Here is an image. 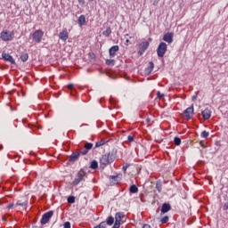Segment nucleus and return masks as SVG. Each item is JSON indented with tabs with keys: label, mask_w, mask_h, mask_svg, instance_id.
Returning <instances> with one entry per match:
<instances>
[{
	"label": "nucleus",
	"mask_w": 228,
	"mask_h": 228,
	"mask_svg": "<svg viewBox=\"0 0 228 228\" xmlns=\"http://www.w3.org/2000/svg\"><path fill=\"white\" fill-rule=\"evenodd\" d=\"M116 154L117 151L113 150L111 152L102 155L100 159L101 165H103V167H107V165H110V163H113V159H115Z\"/></svg>",
	"instance_id": "f257e3e1"
},
{
	"label": "nucleus",
	"mask_w": 228,
	"mask_h": 228,
	"mask_svg": "<svg viewBox=\"0 0 228 228\" xmlns=\"http://www.w3.org/2000/svg\"><path fill=\"white\" fill-rule=\"evenodd\" d=\"M14 37H15V33H13V31L10 32L8 30H4L0 34V38H2L4 42H12Z\"/></svg>",
	"instance_id": "f03ea898"
},
{
	"label": "nucleus",
	"mask_w": 228,
	"mask_h": 228,
	"mask_svg": "<svg viewBox=\"0 0 228 228\" xmlns=\"http://www.w3.org/2000/svg\"><path fill=\"white\" fill-rule=\"evenodd\" d=\"M124 218H126V215H124V212H117L114 219L115 223L112 228H120V225H122V219Z\"/></svg>",
	"instance_id": "7ed1b4c3"
},
{
	"label": "nucleus",
	"mask_w": 228,
	"mask_h": 228,
	"mask_svg": "<svg viewBox=\"0 0 228 228\" xmlns=\"http://www.w3.org/2000/svg\"><path fill=\"white\" fill-rule=\"evenodd\" d=\"M167 43L161 42L159 43L158 48H157V55L159 58H164L165 54L167 53Z\"/></svg>",
	"instance_id": "20e7f679"
},
{
	"label": "nucleus",
	"mask_w": 228,
	"mask_h": 228,
	"mask_svg": "<svg viewBox=\"0 0 228 228\" xmlns=\"http://www.w3.org/2000/svg\"><path fill=\"white\" fill-rule=\"evenodd\" d=\"M42 38H44V32L42 29H37L32 34V40L33 42H36V44H40Z\"/></svg>",
	"instance_id": "39448f33"
},
{
	"label": "nucleus",
	"mask_w": 228,
	"mask_h": 228,
	"mask_svg": "<svg viewBox=\"0 0 228 228\" xmlns=\"http://www.w3.org/2000/svg\"><path fill=\"white\" fill-rule=\"evenodd\" d=\"M53 215H54V211H53V210H50V211L45 213L42 216V218L40 221L41 225H45V224H48L49 220H51V218H53Z\"/></svg>",
	"instance_id": "423d86ee"
},
{
	"label": "nucleus",
	"mask_w": 228,
	"mask_h": 228,
	"mask_svg": "<svg viewBox=\"0 0 228 228\" xmlns=\"http://www.w3.org/2000/svg\"><path fill=\"white\" fill-rule=\"evenodd\" d=\"M183 115L185 120H191V117H193L194 115L193 105L188 107L185 110H183V112L182 113V117Z\"/></svg>",
	"instance_id": "0eeeda50"
},
{
	"label": "nucleus",
	"mask_w": 228,
	"mask_h": 228,
	"mask_svg": "<svg viewBox=\"0 0 228 228\" xmlns=\"http://www.w3.org/2000/svg\"><path fill=\"white\" fill-rule=\"evenodd\" d=\"M86 175V172H85V169H80L78 171L77 177L73 181V186H77L81 181H83L84 177Z\"/></svg>",
	"instance_id": "6e6552de"
},
{
	"label": "nucleus",
	"mask_w": 228,
	"mask_h": 228,
	"mask_svg": "<svg viewBox=\"0 0 228 228\" xmlns=\"http://www.w3.org/2000/svg\"><path fill=\"white\" fill-rule=\"evenodd\" d=\"M2 59L4 60V61H8L9 63H11V65H17V62H15V59H13V57L12 55H10V53H2Z\"/></svg>",
	"instance_id": "1a4fd4ad"
},
{
	"label": "nucleus",
	"mask_w": 228,
	"mask_h": 228,
	"mask_svg": "<svg viewBox=\"0 0 228 228\" xmlns=\"http://www.w3.org/2000/svg\"><path fill=\"white\" fill-rule=\"evenodd\" d=\"M149 45H150L149 41L142 42V43L139 45L138 55H139V56H142V55H143V53H145V50H146V49H149Z\"/></svg>",
	"instance_id": "9d476101"
},
{
	"label": "nucleus",
	"mask_w": 228,
	"mask_h": 228,
	"mask_svg": "<svg viewBox=\"0 0 228 228\" xmlns=\"http://www.w3.org/2000/svg\"><path fill=\"white\" fill-rule=\"evenodd\" d=\"M162 40H164V42H167V44H172V42H174V33L172 32H167L163 36Z\"/></svg>",
	"instance_id": "9b49d317"
},
{
	"label": "nucleus",
	"mask_w": 228,
	"mask_h": 228,
	"mask_svg": "<svg viewBox=\"0 0 228 228\" xmlns=\"http://www.w3.org/2000/svg\"><path fill=\"white\" fill-rule=\"evenodd\" d=\"M172 210V205H170V203H163L162 207L160 208V213L161 215H165L167 213H168V211Z\"/></svg>",
	"instance_id": "f8f14e48"
},
{
	"label": "nucleus",
	"mask_w": 228,
	"mask_h": 228,
	"mask_svg": "<svg viewBox=\"0 0 228 228\" xmlns=\"http://www.w3.org/2000/svg\"><path fill=\"white\" fill-rule=\"evenodd\" d=\"M120 47L118 45H113L109 49V54L110 58H115L117 53H118Z\"/></svg>",
	"instance_id": "ddd939ff"
},
{
	"label": "nucleus",
	"mask_w": 228,
	"mask_h": 228,
	"mask_svg": "<svg viewBox=\"0 0 228 228\" xmlns=\"http://www.w3.org/2000/svg\"><path fill=\"white\" fill-rule=\"evenodd\" d=\"M79 156H81V152L78 151L73 152L69 159V163H76L79 159Z\"/></svg>",
	"instance_id": "4468645a"
},
{
	"label": "nucleus",
	"mask_w": 228,
	"mask_h": 228,
	"mask_svg": "<svg viewBox=\"0 0 228 228\" xmlns=\"http://www.w3.org/2000/svg\"><path fill=\"white\" fill-rule=\"evenodd\" d=\"M59 38L63 42H67V40H69V32L67 31V29L62 30L59 33Z\"/></svg>",
	"instance_id": "2eb2a0df"
},
{
	"label": "nucleus",
	"mask_w": 228,
	"mask_h": 228,
	"mask_svg": "<svg viewBox=\"0 0 228 228\" xmlns=\"http://www.w3.org/2000/svg\"><path fill=\"white\" fill-rule=\"evenodd\" d=\"M201 115L204 120H209V118H211V110H209V109H205L201 111Z\"/></svg>",
	"instance_id": "dca6fc26"
},
{
	"label": "nucleus",
	"mask_w": 228,
	"mask_h": 228,
	"mask_svg": "<svg viewBox=\"0 0 228 228\" xmlns=\"http://www.w3.org/2000/svg\"><path fill=\"white\" fill-rule=\"evenodd\" d=\"M152 70H154V62L150 61L148 68L145 69V74L149 76L152 73Z\"/></svg>",
	"instance_id": "f3484780"
},
{
	"label": "nucleus",
	"mask_w": 228,
	"mask_h": 228,
	"mask_svg": "<svg viewBox=\"0 0 228 228\" xmlns=\"http://www.w3.org/2000/svg\"><path fill=\"white\" fill-rule=\"evenodd\" d=\"M113 224H115V217H113V216H110L107 217L106 221H105V227L106 225H113Z\"/></svg>",
	"instance_id": "a211bd4d"
},
{
	"label": "nucleus",
	"mask_w": 228,
	"mask_h": 228,
	"mask_svg": "<svg viewBox=\"0 0 228 228\" xmlns=\"http://www.w3.org/2000/svg\"><path fill=\"white\" fill-rule=\"evenodd\" d=\"M77 23L80 27L85 26V24H86V17H85L83 14L80 15Z\"/></svg>",
	"instance_id": "6ab92c4d"
},
{
	"label": "nucleus",
	"mask_w": 228,
	"mask_h": 228,
	"mask_svg": "<svg viewBox=\"0 0 228 228\" xmlns=\"http://www.w3.org/2000/svg\"><path fill=\"white\" fill-rule=\"evenodd\" d=\"M110 179L114 181V183H120V181L122 180V174L117 175H110Z\"/></svg>",
	"instance_id": "aec40b11"
},
{
	"label": "nucleus",
	"mask_w": 228,
	"mask_h": 228,
	"mask_svg": "<svg viewBox=\"0 0 228 228\" xmlns=\"http://www.w3.org/2000/svg\"><path fill=\"white\" fill-rule=\"evenodd\" d=\"M89 168H91L92 170H97V168H99V162H97V160H93L90 164Z\"/></svg>",
	"instance_id": "412c9836"
},
{
	"label": "nucleus",
	"mask_w": 228,
	"mask_h": 228,
	"mask_svg": "<svg viewBox=\"0 0 228 228\" xmlns=\"http://www.w3.org/2000/svg\"><path fill=\"white\" fill-rule=\"evenodd\" d=\"M156 190H158L159 193H161V191L163 190V183H161V180L156 182Z\"/></svg>",
	"instance_id": "4be33fe9"
},
{
	"label": "nucleus",
	"mask_w": 228,
	"mask_h": 228,
	"mask_svg": "<svg viewBox=\"0 0 228 228\" xmlns=\"http://www.w3.org/2000/svg\"><path fill=\"white\" fill-rule=\"evenodd\" d=\"M28 59H29V54H28L27 53H22L20 56V60H21V61L23 62H26Z\"/></svg>",
	"instance_id": "5701e85b"
},
{
	"label": "nucleus",
	"mask_w": 228,
	"mask_h": 228,
	"mask_svg": "<svg viewBox=\"0 0 228 228\" xmlns=\"http://www.w3.org/2000/svg\"><path fill=\"white\" fill-rule=\"evenodd\" d=\"M129 192L130 193H138V186H136V184H132L129 187Z\"/></svg>",
	"instance_id": "b1692460"
},
{
	"label": "nucleus",
	"mask_w": 228,
	"mask_h": 228,
	"mask_svg": "<svg viewBox=\"0 0 228 228\" xmlns=\"http://www.w3.org/2000/svg\"><path fill=\"white\" fill-rule=\"evenodd\" d=\"M93 148H94V143L92 142H86L84 145V149H86V151H92Z\"/></svg>",
	"instance_id": "393cba45"
},
{
	"label": "nucleus",
	"mask_w": 228,
	"mask_h": 228,
	"mask_svg": "<svg viewBox=\"0 0 228 228\" xmlns=\"http://www.w3.org/2000/svg\"><path fill=\"white\" fill-rule=\"evenodd\" d=\"M103 37H110L111 35V27H108L106 30L102 32Z\"/></svg>",
	"instance_id": "a878e982"
},
{
	"label": "nucleus",
	"mask_w": 228,
	"mask_h": 228,
	"mask_svg": "<svg viewBox=\"0 0 228 228\" xmlns=\"http://www.w3.org/2000/svg\"><path fill=\"white\" fill-rule=\"evenodd\" d=\"M76 202V197L74 196H69L68 197V203L69 204H74Z\"/></svg>",
	"instance_id": "bb28decb"
},
{
	"label": "nucleus",
	"mask_w": 228,
	"mask_h": 228,
	"mask_svg": "<svg viewBox=\"0 0 228 228\" xmlns=\"http://www.w3.org/2000/svg\"><path fill=\"white\" fill-rule=\"evenodd\" d=\"M68 88L69 89V90H71V95H75L76 94V91L74 90V85L73 84H69L68 85Z\"/></svg>",
	"instance_id": "cd10ccee"
},
{
	"label": "nucleus",
	"mask_w": 228,
	"mask_h": 228,
	"mask_svg": "<svg viewBox=\"0 0 228 228\" xmlns=\"http://www.w3.org/2000/svg\"><path fill=\"white\" fill-rule=\"evenodd\" d=\"M168 220H170V217L168 216H165L160 219L161 224H168Z\"/></svg>",
	"instance_id": "c85d7f7f"
},
{
	"label": "nucleus",
	"mask_w": 228,
	"mask_h": 228,
	"mask_svg": "<svg viewBox=\"0 0 228 228\" xmlns=\"http://www.w3.org/2000/svg\"><path fill=\"white\" fill-rule=\"evenodd\" d=\"M174 143H175V145H176V146H179V145H181V138L180 137H175L174 138Z\"/></svg>",
	"instance_id": "c756f323"
},
{
	"label": "nucleus",
	"mask_w": 228,
	"mask_h": 228,
	"mask_svg": "<svg viewBox=\"0 0 228 228\" xmlns=\"http://www.w3.org/2000/svg\"><path fill=\"white\" fill-rule=\"evenodd\" d=\"M106 65H110V66L115 65V60H113V59L106 60Z\"/></svg>",
	"instance_id": "7c9ffc66"
},
{
	"label": "nucleus",
	"mask_w": 228,
	"mask_h": 228,
	"mask_svg": "<svg viewBox=\"0 0 228 228\" xmlns=\"http://www.w3.org/2000/svg\"><path fill=\"white\" fill-rule=\"evenodd\" d=\"M106 143V141H104V140H101L100 142H97L96 143H95V147L97 148V147H102V145H104Z\"/></svg>",
	"instance_id": "2f4dec72"
},
{
	"label": "nucleus",
	"mask_w": 228,
	"mask_h": 228,
	"mask_svg": "<svg viewBox=\"0 0 228 228\" xmlns=\"http://www.w3.org/2000/svg\"><path fill=\"white\" fill-rule=\"evenodd\" d=\"M94 228H106V222H102L98 225L94 226Z\"/></svg>",
	"instance_id": "473e14b6"
},
{
	"label": "nucleus",
	"mask_w": 228,
	"mask_h": 228,
	"mask_svg": "<svg viewBox=\"0 0 228 228\" xmlns=\"http://www.w3.org/2000/svg\"><path fill=\"white\" fill-rule=\"evenodd\" d=\"M208 136H209V132L204 130V131L201 133V138H208Z\"/></svg>",
	"instance_id": "72a5a7b5"
},
{
	"label": "nucleus",
	"mask_w": 228,
	"mask_h": 228,
	"mask_svg": "<svg viewBox=\"0 0 228 228\" xmlns=\"http://www.w3.org/2000/svg\"><path fill=\"white\" fill-rule=\"evenodd\" d=\"M157 97L158 99H163V97H165V94H161V92H157Z\"/></svg>",
	"instance_id": "f704fd0d"
},
{
	"label": "nucleus",
	"mask_w": 228,
	"mask_h": 228,
	"mask_svg": "<svg viewBox=\"0 0 228 228\" xmlns=\"http://www.w3.org/2000/svg\"><path fill=\"white\" fill-rule=\"evenodd\" d=\"M127 142H129V143L134 142V137L132 136V135H128V137H127Z\"/></svg>",
	"instance_id": "c9c22d12"
},
{
	"label": "nucleus",
	"mask_w": 228,
	"mask_h": 228,
	"mask_svg": "<svg viewBox=\"0 0 228 228\" xmlns=\"http://www.w3.org/2000/svg\"><path fill=\"white\" fill-rule=\"evenodd\" d=\"M78 152H80V155L82 154V156H86V154H88V150L85 149L84 151Z\"/></svg>",
	"instance_id": "e433bc0d"
},
{
	"label": "nucleus",
	"mask_w": 228,
	"mask_h": 228,
	"mask_svg": "<svg viewBox=\"0 0 228 228\" xmlns=\"http://www.w3.org/2000/svg\"><path fill=\"white\" fill-rule=\"evenodd\" d=\"M64 228H70V222L67 221L63 224Z\"/></svg>",
	"instance_id": "4c0bfd02"
},
{
	"label": "nucleus",
	"mask_w": 228,
	"mask_h": 228,
	"mask_svg": "<svg viewBox=\"0 0 228 228\" xmlns=\"http://www.w3.org/2000/svg\"><path fill=\"white\" fill-rule=\"evenodd\" d=\"M129 167H131L130 164H126V166H123V172H126L127 168H129Z\"/></svg>",
	"instance_id": "58836bf2"
},
{
	"label": "nucleus",
	"mask_w": 228,
	"mask_h": 228,
	"mask_svg": "<svg viewBox=\"0 0 228 228\" xmlns=\"http://www.w3.org/2000/svg\"><path fill=\"white\" fill-rule=\"evenodd\" d=\"M228 210V202L224 203L223 206V211H227Z\"/></svg>",
	"instance_id": "ea45409f"
},
{
	"label": "nucleus",
	"mask_w": 228,
	"mask_h": 228,
	"mask_svg": "<svg viewBox=\"0 0 228 228\" xmlns=\"http://www.w3.org/2000/svg\"><path fill=\"white\" fill-rule=\"evenodd\" d=\"M78 4H80V6H85V0H78Z\"/></svg>",
	"instance_id": "a19ab883"
},
{
	"label": "nucleus",
	"mask_w": 228,
	"mask_h": 228,
	"mask_svg": "<svg viewBox=\"0 0 228 228\" xmlns=\"http://www.w3.org/2000/svg\"><path fill=\"white\" fill-rule=\"evenodd\" d=\"M16 206H26V202L20 203L19 201L16 203Z\"/></svg>",
	"instance_id": "79ce46f5"
},
{
	"label": "nucleus",
	"mask_w": 228,
	"mask_h": 228,
	"mask_svg": "<svg viewBox=\"0 0 228 228\" xmlns=\"http://www.w3.org/2000/svg\"><path fill=\"white\" fill-rule=\"evenodd\" d=\"M12 208H13V203H10V204L7 206V209H12Z\"/></svg>",
	"instance_id": "37998d69"
},
{
	"label": "nucleus",
	"mask_w": 228,
	"mask_h": 228,
	"mask_svg": "<svg viewBox=\"0 0 228 228\" xmlns=\"http://www.w3.org/2000/svg\"><path fill=\"white\" fill-rule=\"evenodd\" d=\"M142 228H151L150 224H143Z\"/></svg>",
	"instance_id": "c03bdc74"
},
{
	"label": "nucleus",
	"mask_w": 228,
	"mask_h": 228,
	"mask_svg": "<svg viewBox=\"0 0 228 228\" xmlns=\"http://www.w3.org/2000/svg\"><path fill=\"white\" fill-rule=\"evenodd\" d=\"M89 56H91V58H95V54L94 53H90Z\"/></svg>",
	"instance_id": "a18cd8bd"
},
{
	"label": "nucleus",
	"mask_w": 228,
	"mask_h": 228,
	"mask_svg": "<svg viewBox=\"0 0 228 228\" xmlns=\"http://www.w3.org/2000/svg\"><path fill=\"white\" fill-rule=\"evenodd\" d=\"M200 145H201V147H206V146L204 145V142H203V141L200 142Z\"/></svg>",
	"instance_id": "49530a36"
},
{
	"label": "nucleus",
	"mask_w": 228,
	"mask_h": 228,
	"mask_svg": "<svg viewBox=\"0 0 228 228\" xmlns=\"http://www.w3.org/2000/svg\"><path fill=\"white\" fill-rule=\"evenodd\" d=\"M3 221H4V222H8V220L6 219V216H3Z\"/></svg>",
	"instance_id": "de8ad7c7"
},
{
	"label": "nucleus",
	"mask_w": 228,
	"mask_h": 228,
	"mask_svg": "<svg viewBox=\"0 0 228 228\" xmlns=\"http://www.w3.org/2000/svg\"><path fill=\"white\" fill-rule=\"evenodd\" d=\"M125 44H126V45H128V44H129V39H126Z\"/></svg>",
	"instance_id": "09e8293b"
},
{
	"label": "nucleus",
	"mask_w": 228,
	"mask_h": 228,
	"mask_svg": "<svg viewBox=\"0 0 228 228\" xmlns=\"http://www.w3.org/2000/svg\"><path fill=\"white\" fill-rule=\"evenodd\" d=\"M195 99H197V96L192 97V101H195Z\"/></svg>",
	"instance_id": "8fccbe9b"
},
{
	"label": "nucleus",
	"mask_w": 228,
	"mask_h": 228,
	"mask_svg": "<svg viewBox=\"0 0 228 228\" xmlns=\"http://www.w3.org/2000/svg\"><path fill=\"white\" fill-rule=\"evenodd\" d=\"M0 151H3V145H0Z\"/></svg>",
	"instance_id": "3c124183"
},
{
	"label": "nucleus",
	"mask_w": 228,
	"mask_h": 228,
	"mask_svg": "<svg viewBox=\"0 0 228 228\" xmlns=\"http://www.w3.org/2000/svg\"><path fill=\"white\" fill-rule=\"evenodd\" d=\"M146 120H147V122H151V118H147Z\"/></svg>",
	"instance_id": "603ef678"
},
{
	"label": "nucleus",
	"mask_w": 228,
	"mask_h": 228,
	"mask_svg": "<svg viewBox=\"0 0 228 228\" xmlns=\"http://www.w3.org/2000/svg\"><path fill=\"white\" fill-rule=\"evenodd\" d=\"M90 3H94V0H89Z\"/></svg>",
	"instance_id": "864d4df0"
},
{
	"label": "nucleus",
	"mask_w": 228,
	"mask_h": 228,
	"mask_svg": "<svg viewBox=\"0 0 228 228\" xmlns=\"http://www.w3.org/2000/svg\"><path fill=\"white\" fill-rule=\"evenodd\" d=\"M149 40L151 41V40H152L151 38H149Z\"/></svg>",
	"instance_id": "5fc2aeb1"
}]
</instances>
